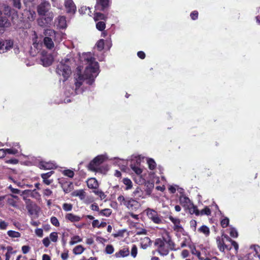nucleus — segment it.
I'll return each mask as SVG.
<instances>
[{
	"label": "nucleus",
	"instance_id": "obj_14",
	"mask_svg": "<svg viewBox=\"0 0 260 260\" xmlns=\"http://www.w3.org/2000/svg\"><path fill=\"white\" fill-rule=\"evenodd\" d=\"M169 219L172 221L174 224L173 229L174 231L177 232H182L183 229L180 224V220L178 218L173 217L172 216L170 215Z\"/></svg>",
	"mask_w": 260,
	"mask_h": 260
},
{
	"label": "nucleus",
	"instance_id": "obj_10",
	"mask_svg": "<svg viewBox=\"0 0 260 260\" xmlns=\"http://www.w3.org/2000/svg\"><path fill=\"white\" fill-rule=\"evenodd\" d=\"M13 46V42L11 40L0 41V53H3L10 50Z\"/></svg>",
	"mask_w": 260,
	"mask_h": 260
},
{
	"label": "nucleus",
	"instance_id": "obj_53",
	"mask_svg": "<svg viewBox=\"0 0 260 260\" xmlns=\"http://www.w3.org/2000/svg\"><path fill=\"white\" fill-rule=\"evenodd\" d=\"M62 208L66 211H70L72 210L73 206L71 204L64 203L62 205Z\"/></svg>",
	"mask_w": 260,
	"mask_h": 260
},
{
	"label": "nucleus",
	"instance_id": "obj_22",
	"mask_svg": "<svg viewBox=\"0 0 260 260\" xmlns=\"http://www.w3.org/2000/svg\"><path fill=\"white\" fill-rule=\"evenodd\" d=\"M0 11V27H7L10 25V22L6 16H2Z\"/></svg>",
	"mask_w": 260,
	"mask_h": 260
},
{
	"label": "nucleus",
	"instance_id": "obj_54",
	"mask_svg": "<svg viewBox=\"0 0 260 260\" xmlns=\"http://www.w3.org/2000/svg\"><path fill=\"white\" fill-rule=\"evenodd\" d=\"M105 252L107 254H112L114 252V247L111 245H108L105 248Z\"/></svg>",
	"mask_w": 260,
	"mask_h": 260
},
{
	"label": "nucleus",
	"instance_id": "obj_3",
	"mask_svg": "<svg viewBox=\"0 0 260 260\" xmlns=\"http://www.w3.org/2000/svg\"><path fill=\"white\" fill-rule=\"evenodd\" d=\"M156 250L161 256H166L169 254V249L167 242L164 238L156 239L155 241Z\"/></svg>",
	"mask_w": 260,
	"mask_h": 260
},
{
	"label": "nucleus",
	"instance_id": "obj_8",
	"mask_svg": "<svg viewBox=\"0 0 260 260\" xmlns=\"http://www.w3.org/2000/svg\"><path fill=\"white\" fill-rule=\"evenodd\" d=\"M50 5L49 2L44 1L41 3L37 7V12L40 16H42L49 12Z\"/></svg>",
	"mask_w": 260,
	"mask_h": 260
},
{
	"label": "nucleus",
	"instance_id": "obj_64",
	"mask_svg": "<svg viewBox=\"0 0 260 260\" xmlns=\"http://www.w3.org/2000/svg\"><path fill=\"white\" fill-rule=\"evenodd\" d=\"M43 243L44 244V245L46 247H48L49 245H50V240L49 239V238L48 237H46V238H45L43 241Z\"/></svg>",
	"mask_w": 260,
	"mask_h": 260
},
{
	"label": "nucleus",
	"instance_id": "obj_13",
	"mask_svg": "<svg viewBox=\"0 0 260 260\" xmlns=\"http://www.w3.org/2000/svg\"><path fill=\"white\" fill-rule=\"evenodd\" d=\"M64 5L68 13H74L76 11V6L73 0H64Z\"/></svg>",
	"mask_w": 260,
	"mask_h": 260
},
{
	"label": "nucleus",
	"instance_id": "obj_1",
	"mask_svg": "<svg viewBox=\"0 0 260 260\" xmlns=\"http://www.w3.org/2000/svg\"><path fill=\"white\" fill-rule=\"evenodd\" d=\"M79 63L77 64L72 53L67 55L56 68V73L67 80L72 74V68L78 65L74 75V85L71 88V95L82 93L86 85H91L99 74V66L90 52L83 53L78 55Z\"/></svg>",
	"mask_w": 260,
	"mask_h": 260
},
{
	"label": "nucleus",
	"instance_id": "obj_20",
	"mask_svg": "<svg viewBox=\"0 0 260 260\" xmlns=\"http://www.w3.org/2000/svg\"><path fill=\"white\" fill-rule=\"evenodd\" d=\"M65 218L72 222H78L81 219L79 216L75 215L73 213H67L65 216Z\"/></svg>",
	"mask_w": 260,
	"mask_h": 260
},
{
	"label": "nucleus",
	"instance_id": "obj_23",
	"mask_svg": "<svg viewBox=\"0 0 260 260\" xmlns=\"http://www.w3.org/2000/svg\"><path fill=\"white\" fill-rule=\"evenodd\" d=\"M87 186L90 188L96 189L99 186L98 181L94 178H91L87 181Z\"/></svg>",
	"mask_w": 260,
	"mask_h": 260
},
{
	"label": "nucleus",
	"instance_id": "obj_21",
	"mask_svg": "<svg viewBox=\"0 0 260 260\" xmlns=\"http://www.w3.org/2000/svg\"><path fill=\"white\" fill-rule=\"evenodd\" d=\"M216 242L220 251H224L225 249L230 250L231 249V248H229L228 245L224 243L223 239L218 237L216 239Z\"/></svg>",
	"mask_w": 260,
	"mask_h": 260
},
{
	"label": "nucleus",
	"instance_id": "obj_56",
	"mask_svg": "<svg viewBox=\"0 0 260 260\" xmlns=\"http://www.w3.org/2000/svg\"><path fill=\"white\" fill-rule=\"evenodd\" d=\"M229 224V219L227 217H224L221 221V225L222 228H226Z\"/></svg>",
	"mask_w": 260,
	"mask_h": 260
},
{
	"label": "nucleus",
	"instance_id": "obj_48",
	"mask_svg": "<svg viewBox=\"0 0 260 260\" xmlns=\"http://www.w3.org/2000/svg\"><path fill=\"white\" fill-rule=\"evenodd\" d=\"M62 173L64 175L68 176L70 178H73L74 176V172L71 170H64L63 171Z\"/></svg>",
	"mask_w": 260,
	"mask_h": 260
},
{
	"label": "nucleus",
	"instance_id": "obj_45",
	"mask_svg": "<svg viewBox=\"0 0 260 260\" xmlns=\"http://www.w3.org/2000/svg\"><path fill=\"white\" fill-rule=\"evenodd\" d=\"M111 213H112V211L110 209L106 208V209L102 210L100 211V213L102 215L105 216L106 217H109L111 214Z\"/></svg>",
	"mask_w": 260,
	"mask_h": 260
},
{
	"label": "nucleus",
	"instance_id": "obj_60",
	"mask_svg": "<svg viewBox=\"0 0 260 260\" xmlns=\"http://www.w3.org/2000/svg\"><path fill=\"white\" fill-rule=\"evenodd\" d=\"M114 159L115 160V162L117 164L118 166H120V165H122V166H124V164H125V160L123 159H120L119 158H115Z\"/></svg>",
	"mask_w": 260,
	"mask_h": 260
},
{
	"label": "nucleus",
	"instance_id": "obj_40",
	"mask_svg": "<svg viewBox=\"0 0 260 260\" xmlns=\"http://www.w3.org/2000/svg\"><path fill=\"white\" fill-rule=\"evenodd\" d=\"M72 187L73 183L72 182L67 183V184H64L63 186V190L66 193L70 192Z\"/></svg>",
	"mask_w": 260,
	"mask_h": 260
},
{
	"label": "nucleus",
	"instance_id": "obj_24",
	"mask_svg": "<svg viewBox=\"0 0 260 260\" xmlns=\"http://www.w3.org/2000/svg\"><path fill=\"white\" fill-rule=\"evenodd\" d=\"M53 40V39L49 37H45L44 38V43L47 48L51 49L54 47V45Z\"/></svg>",
	"mask_w": 260,
	"mask_h": 260
},
{
	"label": "nucleus",
	"instance_id": "obj_55",
	"mask_svg": "<svg viewBox=\"0 0 260 260\" xmlns=\"http://www.w3.org/2000/svg\"><path fill=\"white\" fill-rule=\"evenodd\" d=\"M190 248L191 249V252L192 254L197 255L198 258H201V257H200L201 253L200 251L197 250L194 246L193 247L190 246Z\"/></svg>",
	"mask_w": 260,
	"mask_h": 260
},
{
	"label": "nucleus",
	"instance_id": "obj_33",
	"mask_svg": "<svg viewBox=\"0 0 260 260\" xmlns=\"http://www.w3.org/2000/svg\"><path fill=\"white\" fill-rule=\"evenodd\" d=\"M27 19L29 21H34L36 17V13L33 10H29L26 12Z\"/></svg>",
	"mask_w": 260,
	"mask_h": 260
},
{
	"label": "nucleus",
	"instance_id": "obj_63",
	"mask_svg": "<svg viewBox=\"0 0 260 260\" xmlns=\"http://www.w3.org/2000/svg\"><path fill=\"white\" fill-rule=\"evenodd\" d=\"M190 16L192 20H196L198 17V11H193L191 13Z\"/></svg>",
	"mask_w": 260,
	"mask_h": 260
},
{
	"label": "nucleus",
	"instance_id": "obj_4",
	"mask_svg": "<svg viewBox=\"0 0 260 260\" xmlns=\"http://www.w3.org/2000/svg\"><path fill=\"white\" fill-rule=\"evenodd\" d=\"M108 158L106 154L99 155L90 161L88 168L92 171H97L99 167L106 159Z\"/></svg>",
	"mask_w": 260,
	"mask_h": 260
},
{
	"label": "nucleus",
	"instance_id": "obj_29",
	"mask_svg": "<svg viewBox=\"0 0 260 260\" xmlns=\"http://www.w3.org/2000/svg\"><path fill=\"white\" fill-rule=\"evenodd\" d=\"M37 192L36 191V190H34L32 191L30 190H24L21 191V196H23V199H25L26 197H33L34 193H37Z\"/></svg>",
	"mask_w": 260,
	"mask_h": 260
},
{
	"label": "nucleus",
	"instance_id": "obj_57",
	"mask_svg": "<svg viewBox=\"0 0 260 260\" xmlns=\"http://www.w3.org/2000/svg\"><path fill=\"white\" fill-rule=\"evenodd\" d=\"M51 223L55 226L58 227L59 226V222L58 220L55 217H52L50 219Z\"/></svg>",
	"mask_w": 260,
	"mask_h": 260
},
{
	"label": "nucleus",
	"instance_id": "obj_52",
	"mask_svg": "<svg viewBox=\"0 0 260 260\" xmlns=\"http://www.w3.org/2000/svg\"><path fill=\"white\" fill-rule=\"evenodd\" d=\"M96 46L99 50H102L104 47V40L103 39H101L99 40L96 43Z\"/></svg>",
	"mask_w": 260,
	"mask_h": 260
},
{
	"label": "nucleus",
	"instance_id": "obj_41",
	"mask_svg": "<svg viewBox=\"0 0 260 260\" xmlns=\"http://www.w3.org/2000/svg\"><path fill=\"white\" fill-rule=\"evenodd\" d=\"M10 196L12 197V198H9L8 199V203L9 205H11L12 206L16 207L17 206V203L15 201H14L13 198L18 199V197L17 196L12 194H11Z\"/></svg>",
	"mask_w": 260,
	"mask_h": 260
},
{
	"label": "nucleus",
	"instance_id": "obj_61",
	"mask_svg": "<svg viewBox=\"0 0 260 260\" xmlns=\"http://www.w3.org/2000/svg\"><path fill=\"white\" fill-rule=\"evenodd\" d=\"M53 173V171H50L46 173H43L41 174V177L42 179H48Z\"/></svg>",
	"mask_w": 260,
	"mask_h": 260
},
{
	"label": "nucleus",
	"instance_id": "obj_37",
	"mask_svg": "<svg viewBox=\"0 0 260 260\" xmlns=\"http://www.w3.org/2000/svg\"><path fill=\"white\" fill-rule=\"evenodd\" d=\"M82 241V238H81L79 236H74L71 238V240L69 243L71 245H73L77 243L80 242Z\"/></svg>",
	"mask_w": 260,
	"mask_h": 260
},
{
	"label": "nucleus",
	"instance_id": "obj_27",
	"mask_svg": "<svg viewBox=\"0 0 260 260\" xmlns=\"http://www.w3.org/2000/svg\"><path fill=\"white\" fill-rule=\"evenodd\" d=\"M179 202L183 206H188L190 204V201L188 197L184 195H181L179 198Z\"/></svg>",
	"mask_w": 260,
	"mask_h": 260
},
{
	"label": "nucleus",
	"instance_id": "obj_46",
	"mask_svg": "<svg viewBox=\"0 0 260 260\" xmlns=\"http://www.w3.org/2000/svg\"><path fill=\"white\" fill-rule=\"evenodd\" d=\"M9 225V223L4 220L0 219V230H6Z\"/></svg>",
	"mask_w": 260,
	"mask_h": 260
},
{
	"label": "nucleus",
	"instance_id": "obj_9",
	"mask_svg": "<svg viewBox=\"0 0 260 260\" xmlns=\"http://www.w3.org/2000/svg\"><path fill=\"white\" fill-rule=\"evenodd\" d=\"M40 60L43 66L48 67L52 64L53 58L51 54L43 51L42 52Z\"/></svg>",
	"mask_w": 260,
	"mask_h": 260
},
{
	"label": "nucleus",
	"instance_id": "obj_42",
	"mask_svg": "<svg viewBox=\"0 0 260 260\" xmlns=\"http://www.w3.org/2000/svg\"><path fill=\"white\" fill-rule=\"evenodd\" d=\"M165 241L167 243L169 249L176 250L174 242L169 237H168L167 239H165Z\"/></svg>",
	"mask_w": 260,
	"mask_h": 260
},
{
	"label": "nucleus",
	"instance_id": "obj_18",
	"mask_svg": "<svg viewBox=\"0 0 260 260\" xmlns=\"http://www.w3.org/2000/svg\"><path fill=\"white\" fill-rule=\"evenodd\" d=\"M129 254V246H124L115 254L116 257H125Z\"/></svg>",
	"mask_w": 260,
	"mask_h": 260
},
{
	"label": "nucleus",
	"instance_id": "obj_17",
	"mask_svg": "<svg viewBox=\"0 0 260 260\" xmlns=\"http://www.w3.org/2000/svg\"><path fill=\"white\" fill-rule=\"evenodd\" d=\"M6 154H16L20 152V147L18 143H14L11 148L6 149Z\"/></svg>",
	"mask_w": 260,
	"mask_h": 260
},
{
	"label": "nucleus",
	"instance_id": "obj_12",
	"mask_svg": "<svg viewBox=\"0 0 260 260\" xmlns=\"http://www.w3.org/2000/svg\"><path fill=\"white\" fill-rule=\"evenodd\" d=\"M39 167L41 169L50 170L57 167L56 164L53 161H41L39 164Z\"/></svg>",
	"mask_w": 260,
	"mask_h": 260
},
{
	"label": "nucleus",
	"instance_id": "obj_26",
	"mask_svg": "<svg viewBox=\"0 0 260 260\" xmlns=\"http://www.w3.org/2000/svg\"><path fill=\"white\" fill-rule=\"evenodd\" d=\"M141 247L143 249H146L151 245V240L149 238L145 237L141 240Z\"/></svg>",
	"mask_w": 260,
	"mask_h": 260
},
{
	"label": "nucleus",
	"instance_id": "obj_7",
	"mask_svg": "<svg viewBox=\"0 0 260 260\" xmlns=\"http://www.w3.org/2000/svg\"><path fill=\"white\" fill-rule=\"evenodd\" d=\"M42 16V18L38 20V23L40 26H45L51 24L54 17V14L52 12L50 11Z\"/></svg>",
	"mask_w": 260,
	"mask_h": 260
},
{
	"label": "nucleus",
	"instance_id": "obj_44",
	"mask_svg": "<svg viewBox=\"0 0 260 260\" xmlns=\"http://www.w3.org/2000/svg\"><path fill=\"white\" fill-rule=\"evenodd\" d=\"M228 230L229 231L230 235L231 237L233 238H237L238 237V234L236 229L233 227H230Z\"/></svg>",
	"mask_w": 260,
	"mask_h": 260
},
{
	"label": "nucleus",
	"instance_id": "obj_58",
	"mask_svg": "<svg viewBox=\"0 0 260 260\" xmlns=\"http://www.w3.org/2000/svg\"><path fill=\"white\" fill-rule=\"evenodd\" d=\"M13 2V5L15 8L20 9L21 7V4L20 0H12Z\"/></svg>",
	"mask_w": 260,
	"mask_h": 260
},
{
	"label": "nucleus",
	"instance_id": "obj_30",
	"mask_svg": "<svg viewBox=\"0 0 260 260\" xmlns=\"http://www.w3.org/2000/svg\"><path fill=\"white\" fill-rule=\"evenodd\" d=\"M199 232L205 235V236L207 237L210 234L209 228L206 225H203L201 226L198 230Z\"/></svg>",
	"mask_w": 260,
	"mask_h": 260
},
{
	"label": "nucleus",
	"instance_id": "obj_2",
	"mask_svg": "<svg viewBox=\"0 0 260 260\" xmlns=\"http://www.w3.org/2000/svg\"><path fill=\"white\" fill-rule=\"evenodd\" d=\"M117 201L121 205H124L131 211H136L140 207L137 200L131 197H125L121 194L118 197Z\"/></svg>",
	"mask_w": 260,
	"mask_h": 260
},
{
	"label": "nucleus",
	"instance_id": "obj_34",
	"mask_svg": "<svg viewBox=\"0 0 260 260\" xmlns=\"http://www.w3.org/2000/svg\"><path fill=\"white\" fill-rule=\"evenodd\" d=\"M147 163L149 169L153 170L156 168V164L153 159L151 158H147Z\"/></svg>",
	"mask_w": 260,
	"mask_h": 260
},
{
	"label": "nucleus",
	"instance_id": "obj_47",
	"mask_svg": "<svg viewBox=\"0 0 260 260\" xmlns=\"http://www.w3.org/2000/svg\"><path fill=\"white\" fill-rule=\"evenodd\" d=\"M105 23L104 21H99L96 24V27L99 30H103L105 28Z\"/></svg>",
	"mask_w": 260,
	"mask_h": 260
},
{
	"label": "nucleus",
	"instance_id": "obj_36",
	"mask_svg": "<svg viewBox=\"0 0 260 260\" xmlns=\"http://www.w3.org/2000/svg\"><path fill=\"white\" fill-rule=\"evenodd\" d=\"M79 12L81 14H87L89 15H90V14L91 13L90 8L87 7L86 6H82L79 9Z\"/></svg>",
	"mask_w": 260,
	"mask_h": 260
},
{
	"label": "nucleus",
	"instance_id": "obj_38",
	"mask_svg": "<svg viewBox=\"0 0 260 260\" xmlns=\"http://www.w3.org/2000/svg\"><path fill=\"white\" fill-rule=\"evenodd\" d=\"M106 16L102 13H95L94 14V19L95 21H97L100 20H106Z\"/></svg>",
	"mask_w": 260,
	"mask_h": 260
},
{
	"label": "nucleus",
	"instance_id": "obj_19",
	"mask_svg": "<svg viewBox=\"0 0 260 260\" xmlns=\"http://www.w3.org/2000/svg\"><path fill=\"white\" fill-rule=\"evenodd\" d=\"M132 196L136 199L139 200L140 199L144 198V193L141 188L139 187L136 188L135 190L133 192Z\"/></svg>",
	"mask_w": 260,
	"mask_h": 260
},
{
	"label": "nucleus",
	"instance_id": "obj_15",
	"mask_svg": "<svg viewBox=\"0 0 260 260\" xmlns=\"http://www.w3.org/2000/svg\"><path fill=\"white\" fill-rule=\"evenodd\" d=\"M109 3L110 0H97L95 9L96 10L104 11L109 7Z\"/></svg>",
	"mask_w": 260,
	"mask_h": 260
},
{
	"label": "nucleus",
	"instance_id": "obj_6",
	"mask_svg": "<svg viewBox=\"0 0 260 260\" xmlns=\"http://www.w3.org/2000/svg\"><path fill=\"white\" fill-rule=\"evenodd\" d=\"M132 170L136 173L138 177H140V183H143L147 179L146 173L140 167V165H132Z\"/></svg>",
	"mask_w": 260,
	"mask_h": 260
},
{
	"label": "nucleus",
	"instance_id": "obj_25",
	"mask_svg": "<svg viewBox=\"0 0 260 260\" xmlns=\"http://www.w3.org/2000/svg\"><path fill=\"white\" fill-rule=\"evenodd\" d=\"M122 182L125 186L124 187L125 190H128L133 188V183L130 179L128 178H124L122 179Z\"/></svg>",
	"mask_w": 260,
	"mask_h": 260
},
{
	"label": "nucleus",
	"instance_id": "obj_35",
	"mask_svg": "<svg viewBox=\"0 0 260 260\" xmlns=\"http://www.w3.org/2000/svg\"><path fill=\"white\" fill-rule=\"evenodd\" d=\"M7 235L12 238H19L21 234L18 232L10 230L7 232Z\"/></svg>",
	"mask_w": 260,
	"mask_h": 260
},
{
	"label": "nucleus",
	"instance_id": "obj_16",
	"mask_svg": "<svg viewBox=\"0 0 260 260\" xmlns=\"http://www.w3.org/2000/svg\"><path fill=\"white\" fill-rule=\"evenodd\" d=\"M55 24L59 28H65L67 27L66 18L63 16H59L55 20Z\"/></svg>",
	"mask_w": 260,
	"mask_h": 260
},
{
	"label": "nucleus",
	"instance_id": "obj_31",
	"mask_svg": "<svg viewBox=\"0 0 260 260\" xmlns=\"http://www.w3.org/2000/svg\"><path fill=\"white\" fill-rule=\"evenodd\" d=\"M168 189L170 192L171 193H174L177 190L180 193L182 192L183 191L182 188L179 187L177 185H170Z\"/></svg>",
	"mask_w": 260,
	"mask_h": 260
},
{
	"label": "nucleus",
	"instance_id": "obj_59",
	"mask_svg": "<svg viewBox=\"0 0 260 260\" xmlns=\"http://www.w3.org/2000/svg\"><path fill=\"white\" fill-rule=\"evenodd\" d=\"M136 235H146L147 234V230L143 229H138L136 231Z\"/></svg>",
	"mask_w": 260,
	"mask_h": 260
},
{
	"label": "nucleus",
	"instance_id": "obj_43",
	"mask_svg": "<svg viewBox=\"0 0 260 260\" xmlns=\"http://www.w3.org/2000/svg\"><path fill=\"white\" fill-rule=\"evenodd\" d=\"M93 192L96 195L100 197L101 200H105V201L106 200V198L107 196L102 191L100 190H95L93 191Z\"/></svg>",
	"mask_w": 260,
	"mask_h": 260
},
{
	"label": "nucleus",
	"instance_id": "obj_50",
	"mask_svg": "<svg viewBox=\"0 0 260 260\" xmlns=\"http://www.w3.org/2000/svg\"><path fill=\"white\" fill-rule=\"evenodd\" d=\"M53 242H56L58 239V235L56 232H52L50 234L49 238Z\"/></svg>",
	"mask_w": 260,
	"mask_h": 260
},
{
	"label": "nucleus",
	"instance_id": "obj_5",
	"mask_svg": "<svg viewBox=\"0 0 260 260\" xmlns=\"http://www.w3.org/2000/svg\"><path fill=\"white\" fill-rule=\"evenodd\" d=\"M145 212L149 218L154 223L160 224L162 222L161 217L158 214L157 212L150 208H148L145 210Z\"/></svg>",
	"mask_w": 260,
	"mask_h": 260
},
{
	"label": "nucleus",
	"instance_id": "obj_51",
	"mask_svg": "<svg viewBox=\"0 0 260 260\" xmlns=\"http://www.w3.org/2000/svg\"><path fill=\"white\" fill-rule=\"evenodd\" d=\"M7 252L6 253V260H9L11 257V254L13 253V248L11 246H9L7 247Z\"/></svg>",
	"mask_w": 260,
	"mask_h": 260
},
{
	"label": "nucleus",
	"instance_id": "obj_28",
	"mask_svg": "<svg viewBox=\"0 0 260 260\" xmlns=\"http://www.w3.org/2000/svg\"><path fill=\"white\" fill-rule=\"evenodd\" d=\"M73 196L78 197L81 200L85 198V192L83 189L76 190L73 192Z\"/></svg>",
	"mask_w": 260,
	"mask_h": 260
},
{
	"label": "nucleus",
	"instance_id": "obj_39",
	"mask_svg": "<svg viewBox=\"0 0 260 260\" xmlns=\"http://www.w3.org/2000/svg\"><path fill=\"white\" fill-rule=\"evenodd\" d=\"M129 248H131V254L133 257H136L137 255L138 248L136 245L131 244Z\"/></svg>",
	"mask_w": 260,
	"mask_h": 260
},
{
	"label": "nucleus",
	"instance_id": "obj_11",
	"mask_svg": "<svg viewBox=\"0 0 260 260\" xmlns=\"http://www.w3.org/2000/svg\"><path fill=\"white\" fill-rule=\"evenodd\" d=\"M45 35L46 37H49L52 39L55 42H59L61 40V35L59 33L56 32L54 30L47 29L45 30Z\"/></svg>",
	"mask_w": 260,
	"mask_h": 260
},
{
	"label": "nucleus",
	"instance_id": "obj_62",
	"mask_svg": "<svg viewBox=\"0 0 260 260\" xmlns=\"http://www.w3.org/2000/svg\"><path fill=\"white\" fill-rule=\"evenodd\" d=\"M190 212H191L192 213L195 214L196 215H200V211L198 210L197 207L193 206L192 208H190Z\"/></svg>",
	"mask_w": 260,
	"mask_h": 260
},
{
	"label": "nucleus",
	"instance_id": "obj_32",
	"mask_svg": "<svg viewBox=\"0 0 260 260\" xmlns=\"http://www.w3.org/2000/svg\"><path fill=\"white\" fill-rule=\"evenodd\" d=\"M85 248L82 245H78L74 247L73 250V253L75 255L81 254L84 251Z\"/></svg>",
	"mask_w": 260,
	"mask_h": 260
},
{
	"label": "nucleus",
	"instance_id": "obj_49",
	"mask_svg": "<svg viewBox=\"0 0 260 260\" xmlns=\"http://www.w3.org/2000/svg\"><path fill=\"white\" fill-rule=\"evenodd\" d=\"M210 214L211 210L208 207H206L204 209L200 211V215H209Z\"/></svg>",
	"mask_w": 260,
	"mask_h": 260
}]
</instances>
